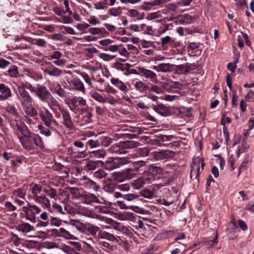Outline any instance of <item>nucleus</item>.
<instances>
[{
	"instance_id": "1",
	"label": "nucleus",
	"mask_w": 254,
	"mask_h": 254,
	"mask_svg": "<svg viewBox=\"0 0 254 254\" xmlns=\"http://www.w3.org/2000/svg\"><path fill=\"white\" fill-rule=\"evenodd\" d=\"M33 93L34 86L28 82H22L17 87V97L22 106H28L33 102V98L27 91Z\"/></svg>"
},
{
	"instance_id": "2",
	"label": "nucleus",
	"mask_w": 254,
	"mask_h": 254,
	"mask_svg": "<svg viewBox=\"0 0 254 254\" xmlns=\"http://www.w3.org/2000/svg\"><path fill=\"white\" fill-rule=\"evenodd\" d=\"M16 127L23 135V136L18 137L23 147L27 150L34 149L33 139L30 137V136H32V134H32V132L29 129L25 124L23 122H20L16 124Z\"/></svg>"
},
{
	"instance_id": "3",
	"label": "nucleus",
	"mask_w": 254,
	"mask_h": 254,
	"mask_svg": "<svg viewBox=\"0 0 254 254\" xmlns=\"http://www.w3.org/2000/svg\"><path fill=\"white\" fill-rule=\"evenodd\" d=\"M129 163V161L126 158L110 157L103 161L102 165L103 168L110 171Z\"/></svg>"
},
{
	"instance_id": "4",
	"label": "nucleus",
	"mask_w": 254,
	"mask_h": 254,
	"mask_svg": "<svg viewBox=\"0 0 254 254\" xmlns=\"http://www.w3.org/2000/svg\"><path fill=\"white\" fill-rule=\"evenodd\" d=\"M162 172L163 169L160 167L150 165L142 173V177L146 182L150 184L156 179L157 175Z\"/></svg>"
},
{
	"instance_id": "5",
	"label": "nucleus",
	"mask_w": 254,
	"mask_h": 254,
	"mask_svg": "<svg viewBox=\"0 0 254 254\" xmlns=\"http://www.w3.org/2000/svg\"><path fill=\"white\" fill-rule=\"evenodd\" d=\"M27 206L22 207V210L25 213V218L32 223H36L37 222L36 214H39L41 210L39 207L32 204L29 202H27Z\"/></svg>"
},
{
	"instance_id": "6",
	"label": "nucleus",
	"mask_w": 254,
	"mask_h": 254,
	"mask_svg": "<svg viewBox=\"0 0 254 254\" xmlns=\"http://www.w3.org/2000/svg\"><path fill=\"white\" fill-rule=\"evenodd\" d=\"M34 90L33 93L42 102H48L52 97L51 93L44 85L38 84L36 87H34Z\"/></svg>"
},
{
	"instance_id": "7",
	"label": "nucleus",
	"mask_w": 254,
	"mask_h": 254,
	"mask_svg": "<svg viewBox=\"0 0 254 254\" xmlns=\"http://www.w3.org/2000/svg\"><path fill=\"white\" fill-rule=\"evenodd\" d=\"M116 248L115 244L108 243L104 240H99L97 245V249L100 254H113Z\"/></svg>"
},
{
	"instance_id": "8",
	"label": "nucleus",
	"mask_w": 254,
	"mask_h": 254,
	"mask_svg": "<svg viewBox=\"0 0 254 254\" xmlns=\"http://www.w3.org/2000/svg\"><path fill=\"white\" fill-rule=\"evenodd\" d=\"M159 135L162 146H168L171 148L180 146V142L175 140L176 138L175 136L173 135H166L162 133H159Z\"/></svg>"
},
{
	"instance_id": "9",
	"label": "nucleus",
	"mask_w": 254,
	"mask_h": 254,
	"mask_svg": "<svg viewBox=\"0 0 254 254\" xmlns=\"http://www.w3.org/2000/svg\"><path fill=\"white\" fill-rule=\"evenodd\" d=\"M39 115L45 125L50 127L52 130H54L52 126L53 116L49 110L46 108H44L39 111Z\"/></svg>"
},
{
	"instance_id": "10",
	"label": "nucleus",
	"mask_w": 254,
	"mask_h": 254,
	"mask_svg": "<svg viewBox=\"0 0 254 254\" xmlns=\"http://www.w3.org/2000/svg\"><path fill=\"white\" fill-rule=\"evenodd\" d=\"M204 166L205 163L204 162V160L202 158H199L197 163L196 162L193 161L192 164L191 165V169L190 172V178L192 179V174L194 173V174H196V177L194 178V179H197L198 182L199 176L200 174V168H201V170H203Z\"/></svg>"
},
{
	"instance_id": "11",
	"label": "nucleus",
	"mask_w": 254,
	"mask_h": 254,
	"mask_svg": "<svg viewBox=\"0 0 254 254\" xmlns=\"http://www.w3.org/2000/svg\"><path fill=\"white\" fill-rule=\"evenodd\" d=\"M175 18V22L177 24L182 25H187L193 23L196 20V18L195 16L190 15L187 13L179 15Z\"/></svg>"
},
{
	"instance_id": "12",
	"label": "nucleus",
	"mask_w": 254,
	"mask_h": 254,
	"mask_svg": "<svg viewBox=\"0 0 254 254\" xmlns=\"http://www.w3.org/2000/svg\"><path fill=\"white\" fill-rule=\"evenodd\" d=\"M98 237L99 240H104L108 243L115 244V245L118 243V240L113 234L105 231H100L98 233Z\"/></svg>"
},
{
	"instance_id": "13",
	"label": "nucleus",
	"mask_w": 254,
	"mask_h": 254,
	"mask_svg": "<svg viewBox=\"0 0 254 254\" xmlns=\"http://www.w3.org/2000/svg\"><path fill=\"white\" fill-rule=\"evenodd\" d=\"M102 164H103V161L95 160V159H93L89 157L84 169L88 171L95 170L99 167L103 168Z\"/></svg>"
},
{
	"instance_id": "14",
	"label": "nucleus",
	"mask_w": 254,
	"mask_h": 254,
	"mask_svg": "<svg viewBox=\"0 0 254 254\" xmlns=\"http://www.w3.org/2000/svg\"><path fill=\"white\" fill-rule=\"evenodd\" d=\"M12 96L10 87L4 83H0V101L8 99Z\"/></svg>"
},
{
	"instance_id": "15",
	"label": "nucleus",
	"mask_w": 254,
	"mask_h": 254,
	"mask_svg": "<svg viewBox=\"0 0 254 254\" xmlns=\"http://www.w3.org/2000/svg\"><path fill=\"white\" fill-rule=\"evenodd\" d=\"M174 114L180 118H183L185 117L190 118L192 116V108H187L184 107L181 108H176L174 110Z\"/></svg>"
},
{
	"instance_id": "16",
	"label": "nucleus",
	"mask_w": 254,
	"mask_h": 254,
	"mask_svg": "<svg viewBox=\"0 0 254 254\" xmlns=\"http://www.w3.org/2000/svg\"><path fill=\"white\" fill-rule=\"evenodd\" d=\"M60 112L62 114L64 120V125L69 129H72L73 127V124L71 121V118L68 110L64 108L62 110H61Z\"/></svg>"
},
{
	"instance_id": "17",
	"label": "nucleus",
	"mask_w": 254,
	"mask_h": 254,
	"mask_svg": "<svg viewBox=\"0 0 254 254\" xmlns=\"http://www.w3.org/2000/svg\"><path fill=\"white\" fill-rule=\"evenodd\" d=\"M146 162L140 160L132 162L130 165V168L126 170L127 172L129 173L130 171L141 173L140 172L142 171V168L146 166Z\"/></svg>"
},
{
	"instance_id": "18",
	"label": "nucleus",
	"mask_w": 254,
	"mask_h": 254,
	"mask_svg": "<svg viewBox=\"0 0 254 254\" xmlns=\"http://www.w3.org/2000/svg\"><path fill=\"white\" fill-rule=\"evenodd\" d=\"M138 70L140 71V74L141 76H144L147 78H149L151 81L154 82L157 80V75L154 72L145 69L143 67H138Z\"/></svg>"
},
{
	"instance_id": "19",
	"label": "nucleus",
	"mask_w": 254,
	"mask_h": 254,
	"mask_svg": "<svg viewBox=\"0 0 254 254\" xmlns=\"http://www.w3.org/2000/svg\"><path fill=\"white\" fill-rule=\"evenodd\" d=\"M154 110L163 117H168L171 115V111L167 107L162 104L154 106Z\"/></svg>"
},
{
	"instance_id": "20",
	"label": "nucleus",
	"mask_w": 254,
	"mask_h": 254,
	"mask_svg": "<svg viewBox=\"0 0 254 254\" xmlns=\"http://www.w3.org/2000/svg\"><path fill=\"white\" fill-rule=\"evenodd\" d=\"M175 152L172 151L162 150L160 151L155 152L154 157L156 160H161L169 158L173 156Z\"/></svg>"
},
{
	"instance_id": "21",
	"label": "nucleus",
	"mask_w": 254,
	"mask_h": 254,
	"mask_svg": "<svg viewBox=\"0 0 254 254\" xmlns=\"http://www.w3.org/2000/svg\"><path fill=\"white\" fill-rule=\"evenodd\" d=\"M199 43H196L195 42L190 43L187 47L188 52H190L191 51V54L192 56H199L201 53V50L199 49Z\"/></svg>"
},
{
	"instance_id": "22",
	"label": "nucleus",
	"mask_w": 254,
	"mask_h": 254,
	"mask_svg": "<svg viewBox=\"0 0 254 254\" xmlns=\"http://www.w3.org/2000/svg\"><path fill=\"white\" fill-rule=\"evenodd\" d=\"M127 174L128 173L127 172L126 173L123 172H114L112 174V180L117 183L122 182L126 180L130 179V178L128 176Z\"/></svg>"
},
{
	"instance_id": "23",
	"label": "nucleus",
	"mask_w": 254,
	"mask_h": 254,
	"mask_svg": "<svg viewBox=\"0 0 254 254\" xmlns=\"http://www.w3.org/2000/svg\"><path fill=\"white\" fill-rule=\"evenodd\" d=\"M111 82L112 84L116 86L119 90L126 94L129 91L127 85L121 80L118 78H112L111 79Z\"/></svg>"
},
{
	"instance_id": "24",
	"label": "nucleus",
	"mask_w": 254,
	"mask_h": 254,
	"mask_svg": "<svg viewBox=\"0 0 254 254\" xmlns=\"http://www.w3.org/2000/svg\"><path fill=\"white\" fill-rule=\"evenodd\" d=\"M89 157L93 159H103L106 156L107 153L103 149H97L88 151Z\"/></svg>"
},
{
	"instance_id": "25",
	"label": "nucleus",
	"mask_w": 254,
	"mask_h": 254,
	"mask_svg": "<svg viewBox=\"0 0 254 254\" xmlns=\"http://www.w3.org/2000/svg\"><path fill=\"white\" fill-rule=\"evenodd\" d=\"M114 196L116 198L123 197L124 199L128 201H132L139 197V195L136 193L123 194L118 191L115 192Z\"/></svg>"
},
{
	"instance_id": "26",
	"label": "nucleus",
	"mask_w": 254,
	"mask_h": 254,
	"mask_svg": "<svg viewBox=\"0 0 254 254\" xmlns=\"http://www.w3.org/2000/svg\"><path fill=\"white\" fill-rule=\"evenodd\" d=\"M117 184L110 179H107L103 187L104 191L108 192H113L117 189Z\"/></svg>"
},
{
	"instance_id": "27",
	"label": "nucleus",
	"mask_w": 254,
	"mask_h": 254,
	"mask_svg": "<svg viewBox=\"0 0 254 254\" xmlns=\"http://www.w3.org/2000/svg\"><path fill=\"white\" fill-rule=\"evenodd\" d=\"M96 136L98 141L99 147L100 146L105 147L108 146L112 141V138L103 135L101 133Z\"/></svg>"
},
{
	"instance_id": "28",
	"label": "nucleus",
	"mask_w": 254,
	"mask_h": 254,
	"mask_svg": "<svg viewBox=\"0 0 254 254\" xmlns=\"http://www.w3.org/2000/svg\"><path fill=\"white\" fill-rule=\"evenodd\" d=\"M121 143L123 145L122 147L126 151V153L128 152V149L134 148L140 144V143L138 141L130 140L121 141Z\"/></svg>"
},
{
	"instance_id": "29",
	"label": "nucleus",
	"mask_w": 254,
	"mask_h": 254,
	"mask_svg": "<svg viewBox=\"0 0 254 254\" xmlns=\"http://www.w3.org/2000/svg\"><path fill=\"white\" fill-rule=\"evenodd\" d=\"M139 132V129L138 128H136L135 129L129 130L127 132L121 133L119 135L121 138L130 139L137 137Z\"/></svg>"
},
{
	"instance_id": "30",
	"label": "nucleus",
	"mask_w": 254,
	"mask_h": 254,
	"mask_svg": "<svg viewBox=\"0 0 254 254\" xmlns=\"http://www.w3.org/2000/svg\"><path fill=\"white\" fill-rule=\"evenodd\" d=\"M121 141L117 144H114L110 147L109 150L112 153H116L118 154H126V151L122 147Z\"/></svg>"
},
{
	"instance_id": "31",
	"label": "nucleus",
	"mask_w": 254,
	"mask_h": 254,
	"mask_svg": "<svg viewBox=\"0 0 254 254\" xmlns=\"http://www.w3.org/2000/svg\"><path fill=\"white\" fill-rule=\"evenodd\" d=\"M44 72L52 76H58L62 73L61 69L53 65L45 68Z\"/></svg>"
},
{
	"instance_id": "32",
	"label": "nucleus",
	"mask_w": 254,
	"mask_h": 254,
	"mask_svg": "<svg viewBox=\"0 0 254 254\" xmlns=\"http://www.w3.org/2000/svg\"><path fill=\"white\" fill-rule=\"evenodd\" d=\"M174 69L173 68V64L168 63L160 64L157 66V70L163 72H173Z\"/></svg>"
},
{
	"instance_id": "33",
	"label": "nucleus",
	"mask_w": 254,
	"mask_h": 254,
	"mask_svg": "<svg viewBox=\"0 0 254 254\" xmlns=\"http://www.w3.org/2000/svg\"><path fill=\"white\" fill-rule=\"evenodd\" d=\"M97 147H99V145L96 136L94 139L88 140L85 144V150H93L94 148Z\"/></svg>"
},
{
	"instance_id": "34",
	"label": "nucleus",
	"mask_w": 254,
	"mask_h": 254,
	"mask_svg": "<svg viewBox=\"0 0 254 254\" xmlns=\"http://www.w3.org/2000/svg\"><path fill=\"white\" fill-rule=\"evenodd\" d=\"M32 136H30L33 139L34 145L39 147L40 148L44 147V143L42 138L38 134L32 132Z\"/></svg>"
},
{
	"instance_id": "35",
	"label": "nucleus",
	"mask_w": 254,
	"mask_h": 254,
	"mask_svg": "<svg viewBox=\"0 0 254 254\" xmlns=\"http://www.w3.org/2000/svg\"><path fill=\"white\" fill-rule=\"evenodd\" d=\"M72 85L74 89L82 92L83 93H85V89L83 82L78 78H74L72 80Z\"/></svg>"
},
{
	"instance_id": "36",
	"label": "nucleus",
	"mask_w": 254,
	"mask_h": 254,
	"mask_svg": "<svg viewBox=\"0 0 254 254\" xmlns=\"http://www.w3.org/2000/svg\"><path fill=\"white\" fill-rule=\"evenodd\" d=\"M17 229L23 233H28L31 231L34 230V227L28 223H23L19 224L17 226Z\"/></svg>"
},
{
	"instance_id": "37",
	"label": "nucleus",
	"mask_w": 254,
	"mask_h": 254,
	"mask_svg": "<svg viewBox=\"0 0 254 254\" xmlns=\"http://www.w3.org/2000/svg\"><path fill=\"white\" fill-rule=\"evenodd\" d=\"M173 68L174 70L173 72H174L176 74L187 75V70L186 68V65L184 64H173Z\"/></svg>"
},
{
	"instance_id": "38",
	"label": "nucleus",
	"mask_w": 254,
	"mask_h": 254,
	"mask_svg": "<svg viewBox=\"0 0 254 254\" xmlns=\"http://www.w3.org/2000/svg\"><path fill=\"white\" fill-rule=\"evenodd\" d=\"M131 66L132 65L128 63L124 64L118 62L114 63L113 65V67L115 68L118 70H121L122 71H124L125 70L127 71V70H128L129 68H130Z\"/></svg>"
},
{
	"instance_id": "39",
	"label": "nucleus",
	"mask_w": 254,
	"mask_h": 254,
	"mask_svg": "<svg viewBox=\"0 0 254 254\" xmlns=\"http://www.w3.org/2000/svg\"><path fill=\"white\" fill-rule=\"evenodd\" d=\"M84 202L87 204H90L92 202H98L101 203L98 197L94 194L92 193H89L88 194H85L84 196Z\"/></svg>"
},
{
	"instance_id": "40",
	"label": "nucleus",
	"mask_w": 254,
	"mask_h": 254,
	"mask_svg": "<svg viewBox=\"0 0 254 254\" xmlns=\"http://www.w3.org/2000/svg\"><path fill=\"white\" fill-rule=\"evenodd\" d=\"M165 2V0H154L153 1L144 2V4L142 5V8L144 10H148L150 9V7L148 6V5H159Z\"/></svg>"
},
{
	"instance_id": "41",
	"label": "nucleus",
	"mask_w": 254,
	"mask_h": 254,
	"mask_svg": "<svg viewBox=\"0 0 254 254\" xmlns=\"http://www.w3.org/2000/svg\"><path fill=\"white\" fill-rule=\"evenodd\" d=\"M34 199L36 202L44 204L46 208L50 207V200L45 196H36Z\"/></svg>"
},
{
	"instance_id": "42",
	"label": "nucleus",
	"mask_w": 254,
	"mask_h": 254,
	"mask_svg": "<svg viewBox=\"0 0 254 254\" xmlns=\"http://www.w3.org/2000/svg\"><path fill=\"white\" fill-rule=\"evenodd\" d=\"M25 113L31 117L35 118L37 116L38 113L35 108L32 107V104L28 106H23Z\"/></svg>"
},
{
	"instance_id": "43",
	"label": "nucleus",
	"mask_w": 254,
	"mask_h": 254,
	"mask_svg": "<svg viewBox=\"0 0 254 254\" xmlns=\"http://www.w3.org/2000/svg\"><path fill=\"white\" fill-rule=\"evenodd\" d=\"M7 75L11 77H17L19 76V72L18 67L16 65H12L10 66L9 69L7 70Z\"/></svg>"
},
{
	"instance_id": "44",
	"label": "nucleus",
	"mask_w": 254,
	"mask_h": 254,
	"mask_svg": "<svg viewBox=\"0 0 254 254\" xmlns=\"http://www.w3.org/2000/svg\"><path fill=\"white\" fill-rule=\"evenodd\" d=\"M218 233L216 232L215 236L212 240L202 241V242L206 244L207 248H210L215 247L218 244Z\"/></svg>"
},
{
	"instance_id": "45",
	"label": "nucleus",
	"mask_w": 254,
	"mask_h": 254,
	"mask_svg": "<svg viewBox=\"0 0 254 254\" xmlns=\"http://www.w3.org/2000/svg\"><path fill=\"white\" fill-rule=\"evenodd\" d=\"M239 57H240V53H237L236 55L234 56V60L233 62L234 64H233V67L230 68V66L232 65V63H229L227 65V68L228 70H231L232 72H234L237 68L236 64L239 62Z\"/></svg>"
},
{
	"instance_id": "46",
	"label": "nucleus",
	"mask_w": 254,
	"mask_h": 254,
	"mask_svg": "<svg viewBox=\"0 0 254 254\" xmlns=\"http://www.w3.org/2000/svg\"><path fill=\"white\" fill-rule=\"evenodd\" d=\"M148 142L150 144L158 146H162L159 134L153 136L149 139Z\"/></svg>"
},
{
	"instance_id": "47",
	"label": "nucleus",
	"mask_w": 254,
	"mask_h": 254,
	"mask_svg": "<svg viewBox=\"0 0 254 254\" xmlns=\"http://www.w3.org/2000/svg\"><path fill=\"white\" fill-rule=\"evenodd\" d=\"M134 87L140 92H143L144 91L149 88L148 86L146 85L141 81H136L134 84Z\"/></svg>"
},
{
	"instance_id": "48",
	"label": "nucleus",
	"mask_w": 254,
	"mask_h": 254,
	"mask_svg": "<svg viewBox=\"0 0 254 254\" xmlns=\"http://www.w3.org/2000/svg\"><path fill=\"white\" fill-rule=\"evenodd\" d=\"M122 13V8L121 7L119 6L116 8H112L108 10V14L110 15L114 16H119Z\"/></svg>"
},
{
	"instance_id": "49",
	"label": "nucleus",
	"mask_w": 254,
	"mask_h": 254,
	"mask_svg": "<svg viewBox=\"0 0 254 254\" xmlns=\"http://www.w3.org/2000/svg\"><path fill=\"white\" fill-rule=\"evenodd\" d=\"M224 117V115H223L222 116L221 125L223 126V134H224V136L225 137V143L226 145H227L229 140V134L228 130L226 127V126H225V123L223 121Z\"/></svg>"
},
{
	"instance_id": "50",
	"label": "nucleus",
	"mask_w": 254,
	"mask_h": 254,
	"mask_svg": "<svg viewBox=\"0 0 254 254\" xmlns=\"http://www.w3.org/2000/svg\"><path fill=\"white\" fill-rule=\"evenodd\" d=\"M140 194L144 197L147 198H152L154 196V192L151 190L145 189L140 191Z\"/></svg>"
},
{
	"instance_id": "51",
	"label": "nucleus",
	"mask_w": 254,
	"mask_h": 254,
	"mask_svg": "<svg viewBox=\"0 0 254 254\" xmlns=\"http://www.w3.org/2000/svg\"><path fill=\"white\" fill-rule=\"evenodd\" d=\"M85 230L86 232L91 234L92 235H95L97 231L99 230V228L97 226H94L91 225L86 226Z\"/></svg>"
},
{
	"instance_id": "52",
	"label": "nucleus",
	"mask_w": 254,
	"mask_h": 254,
	"mask_svg": "<svg viewBox=\"0 0 254 254\" xmlns=\"http://www.w3.org/2000/svg\"><path fill=\"white\" fill-rule=\"evenodd\" d=\"M148 184V183L146 182L145 180L143 179V178H140L138 179L137 180H135L134 182L133 183V185L135 189H139L141 188L144 184Z\"/></svg>"
},
{
	"instance_id": "53",
	"label": "nucleus",
	"mask_w": 254,
	"mask_h": 254,
	"mask_svg": "<svg viewBox=\"0 0 254 254\" xmlns=\"http://www.w3.org/2000/svg\"><path fill=\"white\" fill-rule=\"evenodd\" d=\"M88 31L93 35H97L100 34L101 33H103L106 32V30L104 28H96V27H92L90 28L88 30Z\"/></svg>"
},
{
	"instance_id": "54",
	"label": "nucleus",
	"mask_w": 254,
	"mask_h": 254,
	"mask_svg": "<svg viewBox=\"0 0 254 254\" xmlns=\"http://www.w3.org/2000/svg\"><path fill=\"white\" fill-rule=\"evenodd\" d=\"M49 224L51 226L59 227L62 225V221L58 217H51Z\"/></svg>"
},
{
	"instance_id": "55",
	"label": "nucleus",
	"mask_w": 254,
	"mask_h": 254,
	"mask_svg": "<svg viewBox=\"0 0 254 254\" xmlns=\"http://www.w3.org/2000/svg\"><path fill=\"white\" fill-rule=\"evenodd\" d=\"M60 237H64L66 239H71L73 237L68 231L63 228L60 229Z\"/></svg>"
},
{
	"instance_id": "56",
	"label": "nucleus",
	"mask_w": 254,
	"mask_h": 254,
	"mask_svg": "<svg viewBox=\"0 0 254 254\" xmlns=\"http://www.w3.org/2000/svg\"><path fill=\"white\" fill-rule=\"evenodd\" d=\"M56 88L57 89L56 90L55 92L57 95L62 98L65 97L66 96V92L62 88L60 84L58 83Z\"/></svg>"
},
{
	"instance_id": "57",
	"label": "nucleus",
	"mask_w": 254,
	"mask_h": 254,
	"mask_svg": "<svg viewBox=\"0 0 254 254\" xmlns=\"http://www.w3.org/2000/svg\"><path fill=\"white\" fill-rule=\"evenodd\" d=\"M6 111L7 113L9 114L12 115L14 117H18V113L17 112L16 109L13 105H8L6 107Z\"/></svg>"
},
{
	"instance_id": "58",
	"label": "nucleus",
	"mask_w": 254,
	"mask_h": 254,
	"mask_svg": "<svg viewBox=\"0 0 254 254\" xmlns=\"http://www.w3.org/2000/svg\"><path fill=\"white\" fill-rule=\"evenodd\" d=\"M92 98H93L95 100L100 102V103H105L106 102V99L102 96L99 93L97 92L93 93L91 95Z\"/></svg>"
},
{
	"instance_id": "59",
	"label": "nucleus",
	"mask_w": 254,
	"mask_h": 254,
	"mask_svg": "<svg viewBox=\"0 0 254 254\" xmlns=\"http://www.w3.org/2000/svg\"><path fill=\"white\" fill-rule=\"evenodd\" d=\"M107 174L102 169H99L94 173V177L98 179L105 178Z\"/></svg>"
},
{
	"instance_id": "60",
	"label": "nucleus",
	"mask_w": 254,
	"mask_h": 254,
	"mask_svg": "<svg viewBox=\"0 0 254 254\" xmlns=\"http://www.w3.org/2000/svg\"><path fill=\"white\" fill-rule=\"evenodd\" d=\"M42 187L39 184H35L32 188V192L34 194V196H38V193L40 192L42 190Z\"/></svg>"
},
{
	"instance_id": "61",
	"label": "nucleus",
	"mask_w": 254,
	"mask_h": 254,
	"mask_svg": "<svg viewBox=\"0 0 254 254\" xmlns=\"http://www.w3.org/2000/svg\"><path fill=\"white\" fill-rule=\"evenodd\" d=\"M238 8L243 9L245 7L248 8V5L245 0H236Z\"/></svg>"
},
{
	"instance_id": "62",
	"label": "nucleus",
	"mask_w": 254,
	"mask_h": 254,
	"mask_svg": "<svg viewBox=\"0 0 254 254\" xmlns=\"http://www.w3.org/2000/svg\"><path fill=\"white\" fill-rule=\"evenodd\" d=\"M95 209H96V211H97L98 212L102 213H104V214H107L110 211L108 207H107L105 206L98 205V206H95Z\"/></svg>"
},
{
	"instance_id": "63",
	"label": "nucleus",
	"mask_w": 254,
	"mask_h": 254,
	"mask_svg": "<svg viewBox=\"0 0 254 254\" xmlns=\"http://www.w3.org/2000/svg\"><path fill=\"white\" fill-rule=\"evenodd\" d=\"M60 27H61V29H63L64 30V31H63V33H64V34L68 33L69 34H73V35L77 34L74 32V29L72 27L65 26L64 25L61 26Z\"/></svg>"
},
{
	"instance_id": "64",
	"label": "nucleus",
	"mask_w": 254,
	"mask_h": 254,
	"mask_svg": "<svg viewBox=\"0 0 254 254\" xmlns=\"http://www.w3.org/2000/svg\"><path fill=\"white\" fill-rule=\"evenodd\" d=\"M186 68L187 70V75L189 73V72L191 70H194L198 67V66L197 64L195 63L193 64H190V63H187L186 64Z\"/></svg>"
}]
</instances>
